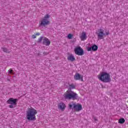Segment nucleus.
I'll list each match as a JSON object with an SVG mask.
<instances>
[{
    "label": "nucleus",
    "instance_id": "b1692460",
    "mask_svg": "<svg viewBox=\"0 0 128 128\" xmlns=\"http://www.w3.org/2000/svg\"><path fill=\"white\" fill-rule=\"evenodd\" d=\"M94 120L95 122H98V119H96V118H94Z\"/></svg>",
    "mask_w": 128,
    "mask_h": 128
},
{
    "label": "nucleus",
    "instance_id": "4468645a",
    "mask_svg": "<svg viewBox=\"0 0 128 128\" xmlns=\"http://www.w3.org/2000/svg\"><path fill=\"white\" fill-rule=\"evenodd\" d=\"M98 46L96 44H94L92 46V50L94 52L98 50Z\"/></svg>",
    "mask_w": 128,
    "mask_h": 128
},
{
    "label": "nucleus",
    "instance_id": "9b49d317",
    "mask_svg": "<svg viewBox=\"0 0 128 128\" xmlns=\"http://www.w3.org/2000/svg\"><path fill=\"white\" fill-rule=\"evenodd\" d=\"M42 44H44V46H48L50 44V40H48V38L44 37L43 38Z\"/></svg>",
    "mask_w": 128,
    "mask_h": 128
},
{
    "label": "nucleus",
    "instance_id": "4be33fe9",
    "mask_svg": "<svg viewBox=\"0 0 128 128\" xmlns=\"http://www.w3.org/2000/svg\"><path fill=\"white\" fill-rule=\"evenodd\" d=\"M32 38H36V35H32Z\"/></svg>",
    "mask_w": 128,
    "mask_h": 128
},
{
    "label": "nucleus",
    "instance_id": "7ed1b4c3",
    "mask_svg": "<svg viewBox=\"0 0 128 128\" xmlns=\"http://www.w3.org/2000/svg\"><path fill=\"white\" fill-rule=\"evenodd\" d=\"M98 78L103 82H110V76L106 72H102L98 76Z\"/></svg>",
    "mask_w": 128,
    "mask_h": 128
},
{
    "label": "nucleus",
    "instance_id": "a211bd4d",
    "mask_svg": "<svg viewBox=\"0 0 128 128\" xmlns=\"http://www.w3.org/2000/svg\"><path fill=\"white\" fill-rule=\"evenodd\" d=\"M68 38L69 40H72V34H68Z\"/></svg>",
    "mask_w": 128,
    "mask_h": 128
},
{
    "label": "nucleus",
    "instance_id": "f8f14e48",
    "mask_svg": "<svg viewBox=\"0 0 128 128\" xmlns=\"http://www.w3.org/2000/svg\"><path fill=\"white\" fill-rule=\"evenodd\" d=\"M80 38L81 40H86L88 38V36H86V33L84 32H82L81 36H80Z\"/></svg>",
    "mask_w": 128,
    "mask_h": 128
},
{
    "label": "nucleus",
    "instance_id": "6e6552de",
    "mask_svg": "<svg viewBox=\"0 0 128 128\" xmlns=\"http://www.w3.org/2000/svg\"><path fill=\"white\" fill-rule=\"evenodd\" d=\"M74 80H81V82H84V76L78 73H76L74 76Z\"/></svg>",
    "mask_w": 128,
    "mask_h": 128
},
{
    "label": "nucleus",
    "instance_id": "393cba45",
    "mask_svg": "<svg viewBox=\"0 0 128 128\" xmlns=\"http://www.w3.org/2000/svg\"><path fill=\"white\" fill-rule=\"evenodd\" d=\"M106 36H108V33L106 34Z\"/></svg>",
    "mask_w": 128,
    "mask_h": 128
},
{
    "label": "nucleus",
    "instance_id": "39448f33",
    "mask_svg": "<svg viewBox=\"0 0 128 128\" xmlns=\"http://www.w3.org/2000/svg\"><path fill=\"white\" fill-rule=\"evenodd\" d=\"M68 106L70 108H72L74 106V110L75 112H80L81 110H82V106L80 104H68Z\"/></svg>",
    "mask_w": 128,
    "mask_h": 128
},
{
    "label": "nucleus",
    "instance_id": "0eeeda50",
    "mask_svg": "<svg viewBox=\"0 0 128 128\" xmlns=\"http://www.w3.org/2000/svg\"><path fill=\"white\" fill-rule=\"evenodd\" d=\"M74 52L77 56H84V49L80 46H78L74 48Z\"/></svg>",
    "mask_w": 128,
    "mask_h": 128
},
{
    "label": "nucleus",
    "instance_id": "f3484780",
    "mask_svg": "<svg viewBox=\"0 0 128 128\" xmlns=\"http://www.w3.org/2000/svg\"><path fill=\"white\" fill-rule=\"evenodd\" d=\"M8 72L10 74H14V70L10 68L8 70Z\"/></svg>",
    "mask_w": 128,
    "mask_h": 128
},
{
    "label": "nucleus",
    "instance_id": "dca6fc26",
    "mask_svg": "<svg viewBox=\"0 0 128 128\" xmlns=\"http://www.w3.org/2000/svg\"><path fill=\"white\" fill-rule=\"evenodd\" d=\"M2 50L4 52H6L7 54H10V51L8 50L6 48H2Z\"/></svg>",
    "mask_w": 128,
    "mask_h": 128
},
{
    "label": "nucleus",
    "instance_id": "ddd939ff",
    "mask_svg": "<svg viewBox=\"0 0 128 128\" xmlns=\"http://www.w3.org/2000/svg\"><path fill=\"white\" fill-rule=\"evenodd\" d=\"M67 59L70 62H74V60H76V58H74V56L72 54H69L67 58Z\"/></svg>",
    "mask_w": 128,
    "mask_h": 128
},
{
    "label": "nucleus",
    "instance_id": "5701e85b",
    "mask_svg": "<svg viewBox=\"0 0 128 128\" xmlns=\"http://www.w3.org/2000/svg\"><path fill=\"white\" fill-rule=\"evenodd\" d=\"M40 32H38L36 34V36H40Z\"/></svg>",
    "mask_w": 128,
    "mask_h": 128
},
{
    "label": "nucleus",
    "instance_id": "f03ea898",
    "mask_svg": "<svg viewBox=\"0 0 128 128\" xmlns=\"http://www.w3.org/2000/svg\"><path fill=\"white\" fill-rule=\"evenodd\" d=\"M38 114V111L34 108H29L26 111V118L28 120H36V114Z\"/></svg>",
    "mask_w": 128,
    "mask_h": 128
},
{
    "label": "nucleus",
    "instance_id": "20e7f679",
    "mask_svg": "<svg viewBox=\"0 0 128 128\" xmlns=\"http://www.w3.org/2000/svg\"><path fill=\"white\" fill-rule=\"evenodd\" d=\"M50 14H46L43 18H42L39 22L40 26H48V24H50Z\"/></svg>",
    "mask_w": 128,
    "mask_h": 128
},
{
    "label": "nucleus",
    "instance_id": "f257e3e1",
    "mask_svg": "<svg viewBox=\"0 0 128 128\" xmlns=\"http://www.w3.org/2000/svg\"><path fill=\"white\" fill-rule=\"evenodd\" d=\"M69 87L70 90H67L63 95L64 99L68 100H78V94L72 91V90L76 88V86L74 84H71L69 85Z\"/></svg>",
    "mask_w": 128,
    "mask_h": 128
},
{
    "label": "nucleus",
    "instance_id": "6ab92c4d",
    "mask_svg": "<svg viewBox=\"0 0 128 128\" xmlns=\"http://www.w3.org/2000/svg\"><path fill=\"white\" fill-rule=\"evenodd\" d=\"M44 37L42 36V37H40V38H38V42H42V40H44Z\"/></svg>",
    "mask_w": 128,
    "mask_h": 128
},
{
    "label": "nucleus",
    "instance_id": "1a4fd4ad",
    "mask_svg": "<svg viewBox=\"0 0 128 128\" xmlns=\"http://www.w3.org/2000/svg\"><path fill=\"white\" fill-rule=\"evenodd\" d=\"M16 102H18V99L10 98L9 100H8L7 103L9 104H14V106H16Z\"/></svg>",
    "mask_w": 128,
    "mask_h": 128
},
{
    "label": "nucleus",
    "instance_id": "412c9836",
    "mask_svg": "<svg viewBox=\"0 0 128 128\" xmlns=\"http://www.w3.org/2000/svg\"><path fill=\"white\" fill-rule=\"evenodd\" d=\"M8 107H9L10 108H14V104H11L10 105H9V106H8Z\"/></svg>",
    "mask_w": 128,
    "mask_h": 128
},
{
    "label": "nucleus",
    "instance_id": "2eb2a0df",
    "mask_svg": "<svg viewBox=\"0 0 128 128\" xmlns=\"http://www.w3.org/2000/svg\"><path fill=\"white\" fill-rule=\"evenodd\" d=\"M125 122H126V120L124 118H121L119 119L118 122V124H124Z\"/></svg>",
    "mask_w": 128,
    "mask_h": 128
},
{
    "label": "nucleus",
    "instance_id": "423d86ee",
    "mask_svg": "<svg viewBox=\"0 0 128 128\" xmlns=\"http://www.w3.org/2000/svg\"><path fill=\"white\" fill-rule=\"evenodd\" d=\"M104 32V30L102 28L98 29L96 32V34L97 35L98 40H102L104 38V36H106Z\"/></svg>",
    "mask_w": 128,
    "mask_h": 128
},
{
    "label": "nucleus",
    "instance_id": "aec40b11",
    "mask_svg": "<svg viewBox=\"0 0 128 128\" xmlns=\"http://www.w3.org/2000/svg\"><path fill=\"white\" fill-rule=\"evenodd\" d=\"M92 50V47H88L87 48V50L88 52H90Z\"/></svg>",
    "mask_w": 128,
    "mask_h": 128
},
{
    "label": "nucleus",
    "instance_id": "9d476101",
    "mask_svg": "<svg viewBox=\"0 0 128 128\" xmlns=\"http://www.w3.org/2000/svg\"><path fill=\"white\" fill-rule=\"evenodd\" d=\"M66 104L62 102L59 103L58 104V108L62 110V112H64L66 110Z\"/></svg>",
    "mask_w": 128,
    "mask_h": 128
}]
</instances>
